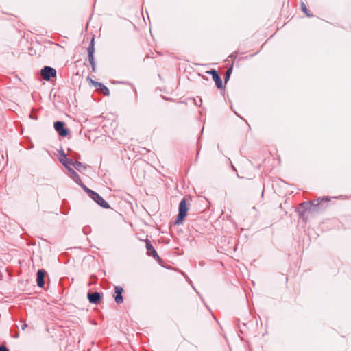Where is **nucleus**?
<instances>
[{
    "mask_svg": "<svg viewBox=\"0 0 351 351\" xmlns=\"http://www.w3.org/2000/svg\"><path fill=\"white\" fill-rule=\"evenodd\" d=\"M189 208L186 206V200L185 198H183L180 204H179V213L176 220V224L182 223L184 218L187 215Z\"/></svg>",
    "mask_w": 351,
    "mask_h": 351,
    "instance_id": "1",
    "label": "nucleus"
},
{
    "mask_svg": "<svg viewBox=\"0 0 351 351\" xmlns=\"http://www.w3.org/2000/svg\"><path fill=\"white\" fill-rule=\"evenodd\" d=\"M88 195L91 199H93L95 202H96L100 206L104 208H109L110 205L109 204L104 200V199L101 197L98 193L96 192L88 190Z\"/></svg>",
    "mask_w": 351,
    "mask_h": 351,
    "instance_id": "2",
    "label": "nucleus"
},
{
    "mask_svg": "<svg viewBox=\"0 0 351 351\" xmlns=\"http://www.w3.org/2000/svg\"><path fill=\"white\" fill-rule=\"evenodd\" d=\"M40 74L42 77L46 80L49 81L51 77H56V71L55 69L50 66H45L41 69Z\"/></svg>",
    "mask_w": 351,
    "mask_h": 351,
    "instance_id": "3",
    "label": "nucleus"
},
{
    "mask_svg": "<svg viewBox=\"0 0 351 351\" xmlns=\"http://www.w3.org/2000/svg\"><path fill=\"white\" fill-rule=\"evenodd\" d=\"M94 52H95V47H94V39L93 38L88 48V61L92 66L93 71H95V63L94 60Z\"/></svg>",
    "mask_w": 351,
    "mask_h": 351,
    "instance_id": "4",
    "label": "nucleus"
},
{
    "mask_svg": "<svg viewBox=\"0 0 351 351\" xmlns=\"http://www.w3.org/2000/svg\"><path fill=\"white\" fill-rule=\"evenodd\" d=\"M54 128L60 136H66L69 134V130L64 128V123L62 121L55 122Z\"/></svg>",
    "mask_w": 351,
    "mask_h": 351,
    "instance_id": "5",
    "label": "nucleus"
},
{
    "mask_svg": "<svg viewBox=\"0 0 351 351\" xmlns=\"http://www.w3.org/2000/svg\"><path fill=\"white\" fill-rule=\"evenodd\" d=\"M123 291V289L121 287H120V286L115 287L114 294L113 296L114 298L115 302L119 304L123 303V297H122Z\"/></svg>",
    "mask_w": 351,
    "mask_h": 351,
    "instance_id": "6",
    "label": "nucleus"
},
{
    "mask_svg": "<svg viewBox=\"0 0 351 351\" xmlns=\"http://www.w3.org/2000/svg\"><path fill=\"white\" fill-rule=\"evenodd\" d=\"M146 248L147 250V254L149 256H153L155 259L159 260L160 257L158 255L156 251L151 244L150 241L149 240H146Z\"/></svg>",
    "mask_w": 351,
    "mask_h": 351,
    "instance_id": "7",
    "label": "nucleus"
},
{
    "mask_svg": "<svg viewBox=\"0 0 351 351\" xmlns=\"http://www.w3.org/2000/svg\"><path fill=\"white\" fill-rule=\"evenodd\" d=\"M87 296L89 302L94 304H98L101 298L100 293L98 292L88 293Z\"/></svg>",
    "mask_w": 351,
    "mask_h": 351,
    "instance_id": "8",
    "label": "nucleus"
},
{
    "mask_svg": "<svg viewBox=\"0 0 351 351\" xmlns=\"http://www.w3.org/2000/svg\"><path fill=\"white\" fill-rule=\"evenodd\" d=\"M69 176L71 177L77 184L82 185L80 176L70 167H67Z\"/></svg>",
    "mask_w": 351,
    "mask_h": 351,
    "instance_id": "9",
    "label": "nucleus"
},
{
    "mask_svg": "<svg viewBox=\"0 0 351 351\" xmlns=\"http://www.w3.org/2000/svg\"><path fill=\"white\" fill-rule=\"evenodd\" d=\"M45 276V271L43 269H39L37 271L36 282L39 287H43L44 286V278Z\"/></svg>",
    "mask_w": 351,
    "mask_h": 351,
    "instance_id": "10",
    "label": "nucleus"
},
{
    "mask_svg": "<svg viewBox=\"0 0 351 351\" xmlns=\"http://www.w3.org/2000/svg\"><path fill=\"white\" fill-rule=\"evenodd\" d=\"M324 200L328 201L329 199L327 197H324V198L323 197L322 199L319 198L317 199H314L310 202H303L301 204V206L303 207H306L308 205H311L313 206H317Z\"/></svg>",
    "mask_w": 351,
    "mask_h": 351,
    "instance_id": "11",
    "label": "nucleus"
},
{
    "mask_svg": "<svg viewBox=\"0 0 351 351\" xmlns=\"http://www.w3.org/2000/svg\"><path fill=\"white\" fill-rule=\"evenodd\" d=\"M71 165L73 166L78 171L86 169V167L82 162L78 161L73 162V160H71Z\"/></svg>",
    "mask_w": 351,
    "mask_h": 351,
    "instance_id": "12",
    "label": "nucleus"
},
{
    "mask_svg": "<svg viewBox=\"0 0 351 351\" xmlns=\"http://www.w3.org/2000/svg\"><path fill=\"white\" fill-rule=\"evenodd\" d=\"M97 85L99 86V90L101 93H103L104 95L108 96L110 94L109 89L104 86V84L101 83H97Z\"/></svg>",
    "mask_w": 351,
    "mask_h": 351,
    "instance_id": "13",
    "label": "nucleus"
},
{
    "mask_svg": "<svg viewBox=\"0 0 351 351\" xmlns=\"http://www.w3.org/2000/svg\"><path fill=\"white\" fill-rule=\"evenodd\" d=\"M215 81L216 86L219 88H221L223 87V83L221 77L219 75H215L213 78Z\"/></svg>",
    "mask_w": 351,
    "mask_h": 351,
    "instance_id": "14",
    "label": "nucleus"
},
{
    "mask_svg": "<svg viewBox=\"0 0 351 351\" xmlns=\"http://www.w3.org/2000/svg\"><path fill=\"white\" fill-rule=\"evenodd\" d=\"M67 160L68 159L66 158V156H64V158L63 159H60V162L67 168V167H69L67 165Z\"/></svg>",
    "mask_w": 351,
    "mask_h": 351,
    "instance_id": "15",
    "label": "nucleus"
},
{
    "mask_svg": "<svg viewBox=\"0 0 351 351\" xmlns=\"http://www.w3.org/2000/svg\"><path fill=\"white\" fill-rule=\"evenodd\" d=\"M231 72H232V67L229 68V69L227 70V71H226V80H227V79L229 77L230 74L231 73Z\"/></svg>",
    "mask_w": 351,
    "mask_h": 351,
    "instance_id": "16",
    "label": "nucleus"
},
{
    "mask_svg": "<svg viewBox=\"0 0 351 351\" xmlns=\"http://www.w3.org/2000/svg\"><path fill=\"white\" fill-rule=\"evenodd\" d=\"M208 73L212 74L213 78L214 77L215 75H219L217 72L214 69H213L211 71H208Z\"/></svg>",
    "mask_w": 351,
    "mask_h": 351,
    "instance_id": "17",
    "label": "nucleus"
},
{
    "mask_svg": "<svg viewBox=\"0 0 351 351\" xmlns=\"http://www.w3.org/2000/svg\"><path fill=\"white\" fill-rule=\"evenodd\" d=\"M208 73L212 74L213 78L214 77L215 75H219L217 72L214 69H213L211 71H208Z\"/></svg>",
    "mask_w": 351,
    "mask_h": 351,
    "instance_id": "18",
    "label": "nucleus"
},
{
    "mask_svg": "<svg viewBox=\"0 0 351 351\" xmlns=\"http://www.w3.org/2000/svg\"><path fill=\"white\" fill-rule=\"evenodd\" d=\"M0 351H9V350L4 346H0Z\"/></svg>",
    "mask_w": 351,
    "mask_h": 351,
    "instance_id": "19",
    "label": "nucleus"
},
{
    "mask_svg": "<svg viewBox=\"0 0 351 351\" xmlns=\"http://www.w3.org/2000/svg\"><path fill=\"white\" fill-rule=\"evenodd\" d=\"M302 10H303V11H304V12L307 15H308V13H307V8H306V5H305L304 3L302 5Z\"/></svg>",
    "mask_w": 351,
    "mask_h": 351,
    "instance_id": "20",
    "label": "nucleus"
},
{
    "mask_svg": "<svg viewBox=\"0 0 351 351\" xmlns=\"http://www.w3.org/2000/svg\"><path fill=\"white\" fill-rule=\"evenodd\" d=\"M27 326H28L27 324L24 323V324L21 326V329H22L23 330H25V328H27Z\"/></svg>",
    "mask_w": 351,
    "mask_h": 351,
    "instance_id": "21",
    "label": "nucleus"
},
{
    "mask_svg": "<svg viewBox=\"0 0 351 351\" xmlns=\"http://www.w3.org/2000/svg\"><path fill=\"white\" fill-rule=\"evenodd\" d=\"M83 188H84V191L88 193V190H90V189H88V188H87L86 186H83Z\"/></svg>",
    "mask_w": 351,
    "mask_h": 351,
    "instance_id": "22",
    "label": "nucleus"
},
{
    "mask_svg": "<svg viewBox=\"0 0 351 351\" xmlns=\"http://www.w3.org/2000/svg\"><path fill=\"white\" fill-rule=\"evenodd\" d=\"M230 57L231 58H236V54H231V55L230 56Z\"/></svg>",
    "mask_w": 351,
    "mask_h": 351,
    "instance_id": "23",
    "label": "nucleus"
},
{
    "mask_svg": "<svg viewBox=\"0 0 351 351\" xmlns=\"http://www.w3.org/2000/svg\"><path fill=\"white\" fill-rule=\"evenodd\" d=\"M71 160H69V159H68V160H67V165H68V166H69V165H71Z\"/></svg>",
    "mask_w": 351,
    "mask_h": 351,
    "instance_id": "24",
    "label": "nucleus"
}]
</instances>
